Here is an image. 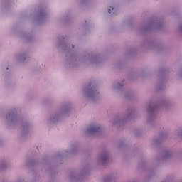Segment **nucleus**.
<instances>
[{"label":"nucleus","instance_id":"f03ea898","mask_svg":"<svg viewBox=\"0 0 182 182\" xmlns=\"http://www.w3.org/2000/svg\"><path fill=\"white\" fill-rule=\"evenodd\" d=\"M108 12H109V14H112V10L110 9H109Z\"/></svg>","mask_w":182,"mask_h":182},{"label":"nucleus","instance_id":"f257e3e1","mask_svg":"<svg viewBox=\"0 0 182 182\" xmlns=\"http://www.w3.org/2000/svg\"><path fill=\"white\" fill-rule=\"evenodd\" d=\"M99 129H100L99 127H92L88 129V132L89 133H95L96 132H98Z\"/></svg>","mask_w":182,"mask_h":182},{"label":"nucleus","instance_id":"20e7f679","mask_svg":"<svg viewBox=\"0 0 182 182\" xmlns=\"http://www.w3.org/2000/svg\"><path fill=\"white\" fill-rule=\"evenodd\" d=\"M73 48H75V46H73Z\"/></svg>","mask_w":182,"mask_h":182},{"label":"nucleus","instance_id":"7ed1b4c3","mask_svg":"<svg viewBox=\"0 0 182 182\" xmlns=\"http://www.w3.org/2000/svg\"><path fill=\"white\" fill-rule=\"evenodd\" d=\"M112 11H113V9H114V8H112Z\"/></svg>","mask_w":182,"mask_h":182}]
</instances>
